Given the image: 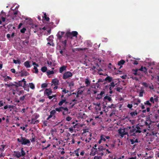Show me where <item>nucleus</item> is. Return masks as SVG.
<instances>
[{
	"instance_id": "nucleus-11",
	"label": "nucleus",
	"mask_w": 159,
	"mask_h": 159,
	"mask_svg": "<svg viewBox=\"0 0 159 159\" xmlns=\"http://www.w3.org/2000/svg\"><path fill=\"white\" fill-rule=\"evenodd\" d=\"M52 93V91L50 89H46L44 91V94L47 96L50 95Z\"/></svg>"
},
{
	"instance_id": "nucleus-46",
	"label": "nucleus",
	"mask_w": 159,
	"mask_h": 159,
	"mask_svg": "<svg viewBox=\"0 0 159 159\" xmlns=\"http://www.w3.org/2000/svg\"><path fill=\"white\" fill-rule=\"evenodd\" d=\"M47 68L46 66H43L41 69V71L43 72H45L47 71Z\"/></svg>"
},
{
	"instance_id": "nucleus-18",
	"label": "nucleus",
	"mask_w": 159,
	"mask_h": 159,
	"mask_svg": "<svg viewBox=\"0 0 159 159\" xmlns=\"http://www.w3.org/2000/svg\"><path fill=\"white\" fill-rule=\"evenodd\" d=\"M65 103V104H67L68 103V102L66 101L65 99H63L61 100L58 103V105L59 106H61L63 103Z\"/></svg>"
},
{
	"instance_id": "nucleus-21",
	"label": "nucleus",
	"mask_w": 159,
	"mask_h": 159,
	"mask_svg": "<svg viewBox=\"0 0 159 159\" xmlns=\"http://www.w3.org/2000/svg\"><path fill=\"white\" fill-rule=\"evenodd\" d=\"M145 125L146 126H149L151 124V121L149 118H147L145 123Z\"/></svg>"
},
{
	"instance_id": "nucleus-15",
	"label": "nucleus",
	"mask_w": 159,
	"mask_h": 159,
	"mask_svg": "<svg viewBox=\"0 0 159 159\" xmlns=\"http://www.w3.org/2000/svg\"><path fill=\"white\" fill-rule=\"evenodd\" d=\"M24 65L26 68H29L31 67L30 65V62L29 61H27L24 63Z\"/></svg>"
},
{
	"instance_id": "nucleus-53",
	"label": "nucleus",
	"mask_w": 159,
	"mask_h": 159,
	"mask_svg": "<svg viewBox=\"0 0 159 159\" xmlns=\"http://www.w3.org/2000/svg\"><path fill=\"white\" fill-rule=\"evenodd\" d=\"M84 90H79L77 91V93L78 94L81 95L83 93Z\"/></svg>"
},
{
	"instance_id": "nucleus-26",
	"label": "nucleus",
	"mask_w": 159,
	"mask_h": 159,
	"mask_svg": "<svg viewBox=\"0 0 159 159\" xmlns=\"http://www.w3.org/2000/svg\"><path fill=\"white\" fill-rule=\"evenodd\" d=\"M61 43L63 45V48L64 49H65L66 47L67 40H65L62 41Z\"/></svg>"
},
{
	"instance_id": "nucleus-43",
	"label": "nucleus",
	"mask_w": 159,
	"mask_h": 159,
	"mask_svg": "<svg viewBox=\"0 0 159 159\" xmlns=\"http://www.w3.org/2000/svg\"><path fill=\"white\" fill-rule=\"evenodd\" d=\"M47 75H50L53 74L54 73V72L53 70L50 71V70H48L47 71Z\"/></svg>"
},
{
	"instance_id": "nucleus-13",
	"label": "nucleus",
	"mask_w": 159,
	"mask_h": 159,
	"mask_svg": "<svg viewBox=\"0 0 159 159\" xmlns=\"http://www.w3.org/2000/svg\"><path fill=\"white\" fill-rule=\"evenodd\" d=\"M139 124L137 125L136 126H135V127L136 129V131L137 133H141L142 132V128L140 127L139 126Z\"/></svg>"
},
{
	"instance_id": "nucleus-17",
	"label": "nucleus",
	"mask_w": 159,
	"mask_h": 159,
	"mask_svg": "<svg viewBox=\"0 0 159 159\" xmlns=\"http://www.w3.org/2000/svg\"><path fill=\"white\" fill-rule=\"evenodd\" d=\"M21 73L20 76L21 77H23L24 76H27L29 75V73L26 71H21L20 72Z\"/></svg>"
},
{
	"instance_id": "nucleus-9",
	"label": "nucleus",
	"mask_w": 159,
	"mask_h": 159,
	"mask_svg": "<svg viewBox=\"0 0 159 159\" xmlns=\"http://www.w3.org/2000/svg\"><path fill=\"white\" fill-rule=\"evenodd\" d=\"M64 33V32L59 31L57 35V39L59 40L61 39Z\"/></svg>"
},
{
	"instance_id": "nucleus-25",
	"label": "nucleus",
	"mask_w": 159,
	"mask_h": 159,
	"mask_svg": "<svg viewBox=\"0 0 159 159\" xmlns=\"http://www.w3.org/2000/svg\"><path fill=\"white\" fill-rule=\"evenodd\" d=\"M106 100H107L109 102H111L112 100L111 98L108 96H106L103 98V100L105 101Z\"/></svg>"
},
{
	"instance_id": "nucleus-63",
	"label": "nucleus",
	"mask_w": 159,
	"mask_h": 159,
	"mask_svg": "<svg viewBox=\"0 0 159 159\" xmlns=\"http://www.w3.org/2000/svg\"><path fill=\"white\" fill-rule=\"evenodd\" d=\"M62 151L60 152V153L61 155H63L65 153V152L64 151V148H62Z\"/></svg>"
},
{
	"instance_id": "nucleus-38",
	"label": "nucleus",
	"mask_w": 159,
	"mask_h": 159,
	"mask_svg": "<svg viewBox=\"0 0 159 159\" xmlns=\"http://www.w3.org/2000/svg\"><path fill=\"white\" fill-rule=\"evenodd\" d=\"M138 114L137 111L135 110L134 112H132L130 113V115L132 116H135Z\"/></svg>"
},
{
	"instance_id": "nucleus-30",
	"label": "nucleus",
	"mask_w": 159,
	"mask_h": 159,
	"mask_svg": "<svg viewBox=\"0 0 159 159\" xmlns=\"http://www.w3.org/2000/svg\"><path fill=\"white\" fill-rule=\"evenodd\" d=\"M66 35L67 38H69L71 39L72 38V35L71 33L70 32H66Z\"/></svg>"
},
{
	"instance_id": "nucleus-27",
	"label": "nucleus",
	"mask_w": 159,
	"mask_h": 159,
	"mask_svg": "<svg viewBox=\"0 0 159 159\" xmlns=\"http://www.w3.org/2000/svg\"><path fill=\"white\" fill-rule=\"evenodd\" d=\"M112 78L109 76H107L104 79V80L106 81H108L109 82H111L112 80Z\"/></svg>"
},
{
	"instance_id": "nucleus-48",
	"label": "nucleus",
	"mask_w": 159,
	"mask_h": 159,
	"mask_svg": "<svg viewBox=\"0 0 159 159\" xmlns=\"http://www.w3.org/2000/svg\"><path fill=\"white\" fill-rule=\"evenodd\" d=\"M144 104L145 105H148L149 106H151L152 105V104L149 101H147L145 102L144 103Z\"/></svg>"
},
{
	"instance_id": "nucleus-40",
	"label": "nucleus",
	"mask_w": 159,
	"mask_h": 159,
	"mask_svg": "<svg viewBox=\"0 0 159 159\" xmlns=\"http://www.w3.org/2000/svg\"><path fill=\"white\" fill-rule=\"evenodd\" d=\"M72 36L74 37L76 36L78 34V32L76 31H73L71 32Z\"/></svg>"
},
{
	"instance_id": "nucleus-12",
	"label": "nucleus",
	"mask_w": 159,
	"mask_h": 159,
	"mask_svg": "<svg viewBox=\"0 0 159 159\" xmlns=\"http://www.w3.org/2000/svg\"><path fill=\"white\" fill-rule=\"evenodd\" d=\"M138 70H139L138 69H133L132 70L131 72L134 75H139L140 73L138 72Z\"/></svg>"
},
{
	"instance_id": "nucleus-57",
	"label": "nucleus",
	"mask_w": 159,
	"mask_h": 159,
	"mask_svg": "<svg viewBox=\"0 0 159 159\" xmlns=\"http://www.w3.org/2000/svg\"><path fill=\"white\" fill-rule=\"evenodd\" d=\"M26 30V29L25 28H24L20 30V31L21 33H24L25 32V31Z\"/></svg>"
},
{
	"instance_id": "nucleus-4",
	"label": "nucleus",
	"mask_w": 159,
	"mask_h": 159,
	"mask_svg": "<svg viewBox=\"0 0 159 159\" xmlns=\"http://www.w3.org/2000/svg\"><path fill=\"white\" fill-rule=\"evenodd\" d=\"M127 128L123 129H120L118 130V132L119 135L122 137H123L125 135H127L128 136V132Z\"/></svg>"
},
{
	"instance_id": "nucleus-58",
	"label": "nucleus",
	"mask_w": 159,
	"mask_h": 159,
	"mask_svg": "<svg viewBox=\"0 0 159 159\" xmlns=\"http://www.w3.org/2000/svg\"><path fill=\"white\" fill-rule=\"evenodd\" d=\"M127 107H128L129 108L131 109L133 107L132 104H129L127 105Z\"/></svg>"
},
{
	"instance_id": "nucleus-19",
	"label": "nucleus",
	"mask_w": 159,
	"mask_h": 159,
	"mask_svg": "<svg viewBox=\"0 0 159 159\" xmlns=\"http://www.w3.org/2000/svg\"><path fill=\"white\" fill-rule=\"evenodd\" d=\"M29 37H28L25 40L23 41L22 43L23 45L26 46L28 44L29 42Z\"/></svg>"
},
{
	"instance_id": "nucleus-28",
	"label": "nucleus",
	"mask_w": 159,
	"mask_h": 159,
	"mask_svg": "<svg viewBox=\"0 0 159 159\" xmlns=\"http://www.w3.org/2000/svg\"><path fill=\"white\" fill-rule=\"evenodd\" d=\"M105 148H103L102 146H100L98 147V148H94V149L95 150H98V151H104V149Z\"/></svg>"
},
{
	"instance_id": "nucleus-50",
	"label": "nucleus",
	"mask_w": 159,
	"mask_h": 159,
	"mask_svg": "<svg viewBox=\"0 0 159 159\" xmlns=\"http://www.w3.org/2000/svg\"><path fill=\"white\" fill-rule=\"evenodd\" d=\"M104 152L105 153H106V154L107 153L109 154L111 153V152L108 149H106L105 148L104 149Z\"/></svg>"
},
{
	"instance_id": "nucleus-49",
	"label": "nucleus",
	"mask_w": 159,
	"mask_h": 159,
	"mask_svg": "<svg viewBox=\"0 0 159 159\" xmlns=\"http://www.w3.org/2000/svg\"><path fill=\"white\" fill-rule=\"evenodd\" d=\"M142 84L145 87H148L149 86V84H148L145 82H143L142 83Z\"/></svg>"
},
{
	"instance_id": "nucleus-41",
	"label": "nucleus",
	"mask_w": 159,
	"mask_h": 159,
	"mask_svg": "<svg viewBox=\"0 0 159 159\" xmlns=\"http://www.w3.org/2000/svg\"><path fill=\"white\" fill-rule=\"evenodd\" d=\"M100 139H101V140L102 141H103L104 142H105L106 141V139L105 138V135H101L100 136Z\"/></svg>"
},
{
	"instance_id": "nucleus-37",
	"label": "nucleus",
	"mask_w": 159,
	"mask_h": 159,
	"mask_svg": "<svg viewBox=\"0 0 159 159\" xmlns=\"http://www.w3.org/2000/svg\"><path fill=\"white\" fill-rule=\"evenodd\" d=\"M144 93V90L143 89H141L139 93V97H142L143 96V93Z\"/></svg>"
},
{
	"instance_id": "nucleus-47",
	"label": "nucleus",
	"mask_w": 159,
	"mask_h": 159,
	"mask_svg": "<svg viewBox=\"0 0 159 159\" xmlns=\"http://www.w3.org/2000/svg\"><path fill=\"white\" fill-rule=\"evenodd\" d=\"M13 61L14 63L15 64H17L18 63L19 64H20V60H16L15 59H14L13 60Z\"/></svg>"
},
{
	"instance_id": "nucleus-61",
	"label": "nucleus",
	"mask_w": 159,
	"mask_h": 159,
	"mask_svg": "<svg viewBox=\"0 0 159 159\" xmlns=\"http://www.w3.org/2000/svg\"><path fill=\"white\" fill-rule=\"evenodd\" d=\"M30 140L31 142H34L36 140L34 137H32L31 139H30Z\"/></svg>"
},
{
	"instance_id": "nucleus-60",
	"label": "nucleus",
	"mask_w": 159,
	"mask_h": 159,
	"mask_svg": "<svg viewBox=\"0 0 159 159\" xmlns=\"http://www.w3.org/2000/svg\"><path fill=\"white\" fill-rule=\"evenodd\" d=\"M101 158V157L100 156H99L98 155L95 156L94 159H99Z\"/></svg>"
},
{
	"instance_id": "nucleus-56",
	"label": "nucleus",
	"mask_w": 159,
	"mask_h": 159,
	"mask_svg": "<svg viewBox=\"0 0 159 159\" xmlns=\"http://www.w3.org/2000/svg\"><path fill=\"white\" fill-rule=\"evenodd\" d=\"M109 86H111L112 88H114L115 86V84L114 82H112L110 83L109 84Z\"/></svg>"
},
{
	"instance_id": "nucleus-54",
	"label": "nucleus",
	"mask_w": 159,
	"mask_h": 159,
	"mask_svg": "<svg viewBox=\"0 0 159 159\" xmlns=\"http://www.w3.org/2000/svg\"><path fill=\"white\" fill-rule=\"evenodd\" d=\"M71 119L72 118L70 116H68L66 118V120L67 121H70Z\"/></svg>"
},
{
	"instance_id": "nucleus-62",
	"label": "nucleus",
	"mask_w": 159,
	"mask_h": 159,
	"mask_svg": "<svg viewBox=\"0 0 159 159\" xmlns=\"http://www.w3.org/2000/svg\"><path fill=\"white\" fill-rule=\"evenodd\" d=\"M126 77H127L126 75H124L122 76H120V77L123 79H126Z\"/></svg>"
},
{
	"instance_id": "nucleus-16",
	"label": "nucleus",
	"mask_w": 159,
	"mask_h": 159,
	"mask_svg": "<svg viewBox=\"0 0 159 159\" xmlns=\"http://www.w3.org/2000/svg\"><path fill=\"white\" fill-rule=\"evenodd\" d=\"M125 62V61L123 60H121L118 62V65L120 66L119 69H120L122 67V65H123Z\"/></svg>"
},
{
	"instance_id": "nucleus-5",
	"label": "nucleus",
	"mask_w": 159,
	"mask_h": 159,
	"mask_svg": "<svg viewBox=\"0 0 159 159\" xmlns=\"http://www.w3.org/2000/svg\"><path fill=\"white\" fill-rule=\"evenodd\" d=\"M14 153L15 156L18 158L21 156H24L25 154L23 148H22L21 149V152L19 151H14Z\"/></svg>"
},
{
	"instance_id": "nucleus-6",
	"label": "nucleus",
	"mask_w": 159,
	"mask_h": 159,
	"mask_svg": "<svg viewBox=\"0 0 159 159\" xmlns=\"http://www.w3.org/2000/svg\"><path fill=\"white\" fill-rule=\"evenodd\" d=\"M96 154H97L99 156H100L101 157L104 155H106V153L104 152V151L95 150L93 152V151L92 149L90 155L92 156H94Z\"/></svg>"
},
{
	"instance_id": "nucleus-35",
	"label": "nucleus",
	"mask_w": 159,
	"mask_h": 159,
	"mask_svg": "<svg viewBox=\"0 0 159 159\" xmlns=\"http://www.w3.org/2000/svg\"><path fill=\"white\" fill-rule=\"evenodd\" d=\"M29 86L30 88H31L32 89H35L34 85L32 83H29Z\"/></svg>"
},
{
	"instance_id": "nucleus-24",
	"label": "nucleus",
	"mask_w": 159,
	"mask_h": 159,
	"mask_svg": "<svg viewBox=\"0 0 159 159\" xmlns=\"http://www.w3.org/2000/svg\"><path fill=\"white\" fill-rule=\"evenodd\" d=\"M90 81L88 78L86 79L85 81V83L86 84V87H88V86L90 84Z\"/></svg>"
},
{
	"instance_id": "nucleus-29",
	"label": "nucleus",
	"mask_w": 159,
	"mask_h": 159,
	"mask_svg": "<svg viewBox=\"0 0 159 159\" xmlns=\"http://www.w3.org/2000/svg\"><path fill=\"white\" fill-rule=\"evenodd\" d=\"M43 19L47 21H49V18L48 17H47L46 13H44V16H43Z\"/></svg>"
},
{
	"instance_id": "nucleus-1",
	"label": "nucleus",
	"mask_w": 159,
	"mask_h": 159,
	"mask_svg": "<svg viewBox=\"0 0 159 159\" xmlns=\"http://www.w3.org/2000/svg\"><path fill=\"white\" fill-rule=\"evenodd\" d=\"M56 111H57L60 112H62V115L63 116L66 115L68 113L69 110L67 107H60L59 108H56L55 110H53L50 112V115L47 118V120H48L49 119L52 117V116L55 114L56 113Z\"/></svg>"
},
{
	"instance_id": "nucleus-55",
	"label": "nucleus",
	"mask_w": 159,
	"mask_h": 159,
	"mask_svg": "<svg viewBox=\"0 0 159 159\" xmlns=\"http://www.w3.org/2000/svg\"><path fill=\"white\" fill-rule=\"evenodd\" d=\"M47 84L46 83H43L42 84L41 87L42 88H45L47 87Z\"/></svg>"
},
{
	"instance_id": "nucleus-52",
	"label": "nucleus",
	"mask_w": 159,
	"mask_h": 159,
	"mask_svg": "<svg viewBox=\"0 0 159 159\" xmlns=\"http://www.w3.org/2000/svg\"><path fill=\"white\" fill-rule=\"evenodd\" d=\"M115 145L114 144H111L109 145V148L110 149H113Z\"/></svg>"
},
{
	"instance_id": "nucleus-64",
	"label": "nucleus",
	"mask_w": 159,
	"mask_h": 159,
	"mask_svg": "<svg viewBox=\"0 0 159 159\" xmlns=\"http://www.w3.org/2000/svg\"><path fill=\"white\" fill-rule=\"evenodd\" d=\"M62 92L64 93H67L68 92H69V91L68 90H66L65 89H64L62 91Z\"/></svg>"
},
{
	"instance_id": "nucleus-32",
	"label": "nucleus",
	"mask_w": 159,
	"mask_h": 159,
	"mask_svg": "<svg viewBox=\"0 0 159 159\" xmlns=\"http://www.w3.org/2000/svg\"><path fill=\"white\" fill-rule=\"evenodd\" d=\"M1 148H0V151L1 152H3L4 150V148L6 146V145L2 144L0 145Z\"/></svg>"
},
{
	"instance_id": "nucleus-20",
	"label": "nucleus",
	"mask_w": 159,
	"mask_h": 159,
	"mask_svg": "<svg viewBox=\"0 0 159 159\" xmlns=\"http://www.w3.org/2000/svg\"><path fill=\"white\" fill-rule=\"evenodd\" d=\"M39 122V121L38 120H36L35 119L32 118L31 120V122L30 123L31 124H37Z\"/></svg>"
},
{
	"instance_id": "nucleus-34",
	"label": "nucleus",
	"mask_w": 159,
	"mask_h": 159,
	"mask_svg": "<svg viewBox=\"0 0 159 159\" xmlns=\"http://www.w3.org/2000/svg\"><path fill=\"white\" fill-rule=\"evenodd\" d=\"M139 70H140L141 71H143L144 72H145L147 71V69L145 67H143V66H141V68L139 69H138Z\"/></svg>"
},
{
	"instance_id": "nucleus-33",
	"label": "nucleus",
	"mask_w": 159,
	"mask_h": 159,
	"mask_svg": "<svg viewBox=\"0 0 159 159\" xmlns=\"http://www.w3.org/2000/svg\"><path fill=\"white\" fill-rule=\"evenodd\" d=\"M130 141L132 144H134L135 143H138L139 142L138 139H136L135 140L133 139H130Z\"/></svg>"
},
{
	"instance_id": "nucleus-51",
	"label": "nucleus",
	"mask_w": 159,
	"mask_h": 159,
	"mask_svg": "<svg viewBox=\"0 0 159 159\" xmlns=\"http://www.w3.org/2000/svg\"><path fill=\"white\" fill-rule=\"evenodd\" d=\"M34 70H35V71L34 72L35 73H38V69H37V67H36V66H34Z\"/></svg>"
},
{
	"instance_id": "nucleus-22",
	"label": "nucleus",
	"mask_w": 159,
	"mask_h": 159,
	"mask_svg": "<svg viewBox=\"0 0 159 159\" xmlns=\"http://www.w3.org/2000/svg\"><path fill=\"white\" fill-rule=\"evenodd\" d=\"M66 66H62L59 69V72L62 73L64 71L66 70Z\"/></svg>"
},
{
	"instance_id": "nucleus-14",
	"label": "nucleus",
	"mask_w": 159,
	"mask_h": 159,
	"mask_svg": "<svg viewBox=\"0 0 159 159\" xmlns=\"http://www.w3.org/2000/svg\"><path fill=\"white\" fill-rule=\"evenodd\" d=\"M52 83L55 86H56L58 85L59 83L58 80L57 79H54L52 80Z\"/></svg>"
},
{
	"instance_id": "nucleus-44",
	"label": "nucleus",
	"mask_w": 159,
	"mask_h": 159,
	"mask_svg": "<svg viewBox=\"0 0 159 159\" xmlns=\"http://www.w3.org/2000/svg\"><path fill=\"white\" fill-rule=\"evenodd\" d=\"M12 79L11 77L9 76H7L4 79V81H7L9 80H11Z\"/></svg>"
},
{
	"instance_id": "nucleus-31",
	"label": "nucleus",
	"mask_w": 159,
	"mask_h": 159,
	"mask_svg": "<svg viewBox=\"0 0 159 159\" xmlns=\"http://www.w3.org/2000/svg\"><path fill=\"white\" fill-rule=\"evenodd\" d=\"M10 87H13V88L16 89L17 88V86H16V84H13L12 82L10 83L9 84Z\"/></svg>"
},
{
	"instance_id": "nucleus-23",
	"label": "nucleus",
	"mask_w": 159,
	"mask_h": 159,
	"mask_svg": "<svg viewBox=\"0 0 159 159\" xmlns=\"http://www.w3.org/2000/svg\"><path fill=\"white\" fill-rule=\"evenodd\" d=\"M14 83L16 84V86H17V88L19 87H22L23 86V83L21 81H19L18 82H14Z\"/></svg>"
},
{
	"instance_id": "nucleus-3",
	"label": "nucleus",
	"mask_w": 159,
	"mask_h": 159,
	"mask_svg": "<svg viewBox=\"0 0 159 159\" xmlns=\"http://www.w3.org/2000/svg\"><path fill=\"white\" fill-rule=\"evenodd\" d=\"M127 130L128 132V135L129 136H136V133L137 132L135 125H133L132 127L129 126L127 127Z\"/></svg>"
},
{
	"instance_id": "nucleus-36",
	"label": "nucleus",
	"mask_w": 159,
	"mask_h": 159,
	"mask_svg": "<svg viewBox=\"0 0 159 159\" xmlns=\"http://www.w3.org/2000/svg\"><path fill=\"white\" fill-rule=\"evenodd\" d=\"M53 36L51 35L47 39V40L49 42H53Z\"/></svg>"
},
{
	"instance_id": "nucleus-45",
	"label": "nucleus",
	"mask_w": 159,
	"mask_h": 159,
	"mask_svg": "<svg viewBox=\"0 0 159 159\" xmlns=\"http://www.w3.org/2000/svg\"><path fill=\"white\" fill-rule=\"evenodd\" d=\"M79 150H80V148H78V149H76L74 151V152H75V155L77 157H78L79 156Z\"/></svg>"
},
{
	"instance_id": "nucleus-10",
	"label": "nucleus",
	"mask_w": 159,
	"mask_h": 159,
	"mask_svg": "<svg viewBox=\"0 0 159 159\" xmlns=\"http://www.w3.org/2000/svg\"><path fill=\"white\" fill-rule=\"evenodd\" d=\"M105 93V92L104 91H101L100 94H98L97 95L96 99H99L101 98L104 94Z\"/></svg>"
},
{
	"instance_id": "nucleus-59",
	"label": "nucleus",
	"mask_w": 159,
	"mask_h": 159,
	"mask_svg": "<svg viewBox=\"0 0 159 159\" xmlns=\"http://www.w3.org/2000/svg\"><path fill=\"white\" fill-rule=\"evenodd\" d=\"M149 101H150L151 102H152V103H154V98L152 97H151L150 98V99Z\"/></svg>"
},
{
	"instance_id": "nucleus-39",
	"label": "nucleus",
	"mask_w": 159,
	"mask_h": 159,
	"mask_svg": "<svg viewBox=\"0 0 159 159\" xmlns=\"http://www.w3.org/2000/svg\"><path fill=\"white\" fill-rule=\"evenodd\" d=\"M6 13L3 11V10H2L0 14V16L2 17H6Z\"/></svg>"
},
{
	"instance_id": "nucleus-42",
	"label": "nucleus",
	"mask_w": 159,
	"mask_h": 159,
	"mask_svg": "<svg viewBox=\"0 0 159 159\" xmlns=\"http://www.w3.org/2000/svg\"><path fill=\"white\" fill-rule=\"evenodd\" d=\"M67 84H69V86L71 88V87L73 86L74 85V83L73 81H71L70 82H67Z\"/></svg>"
},
{
	"instance_id": "nucleus-8",
	"label": "nucleus",
	"mask_w": 159,
	"mask_h": 159,
	"mask_svg": "<svg viewBox=\"0 0 159 159\" xmlns=\"http://www.w3.org/2000/svg\"><path fill=\"white\" fill-rule=\"evenodd\" d=\"M28 95H29V97H31V95L29 93H27L26 94H25L24 95H23L22 96L20 97V100L21 101H23L25 99H26L27 98H28L27 97Z\"/></svg>"
},
{
	"instance_id": "nucleus-7",
	"label": "nucleus",
	"mask_w": 159,
	"mask_h": 159,
	"mask_svg": "<svg viewBox=\"0 0 159 159\" xmlns=\"http://www.w3.org/2000/svg\"><path fill=\"white\" fill-rule=\"evenodd\" d=\"M72 75L73 74L71 72L68 71L64 73L63 75L62 78L63 79L66 80L69 77H71Z\"/></svg>"
},
{
	"instance_id": "nucleus-2",
	"label": "nucleus",
	"mask_w": 159,
	"mask_h": 159,
	"mask_svg": "<svg viewBox=\"0 0 159 159\" xmlns=\"http://www.w3.org/2000/svg\"><path fill=\"white\" fill-rule=\"evenodd\" d=\"M17 142L20 143L22 145H27L28 146L30 145V140L25 138V137L21 136L20 138L17 139Z\"/></svg>"
}]
</instances>
